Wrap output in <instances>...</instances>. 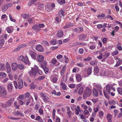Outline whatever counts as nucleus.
Returning a JSON list of instances; mask_svg holds the SVG:
<instances>
[{
	"label": "nucleus",
	"mask_w": 122,
	"mask_h": 122,
	"mask_svg": "<svg viewBox=\"0 0 122 122\" xmlns=\"http://www.w3.org/2000/svg\"><path fill=\"white\" fill-rule=\"evenodd\" d=\"M6 30L9 33H11L13 32L12 29L10 27H8L6 29Z\"/></svg>",
	"instance_id": "55"
},
{
	"label": "nucleus",
	"mask_w": 122,
	"mask_h": 122,
	"mask_svg": "<svg viewBox=\"0 0 122 122\" xmlns=\"http://www.w3.org/2000/svg\"><path fill=\"white\" fill-rule=\"evenodd\" d=\"M104 115V113L103 112L101 111L99 112V116L100 117H103Z\"/></svg>",
	"instance_id": "60"
},
{
	"label": "nucleus",
	"mask_w": 122,
	"mask_h": 122,
	"mask_svg": "<svg viewBox=\"0 0 122 122\" xmlns=\"http://www.w3.org/2000/svg\"><path fill=\"white\" fill-rule=\"evenodd\" d=\"M58 2L61 5H63L65 3V0H58Z\"/></svg>",
	"instance_id": "46"
},
{
	"label": "nucleus",
	"mask_w": 122,
	"mask_h": 122,
	"mask_svg": "<svg viewBox=\"0 0 122 122\" xmlns=\"http://www.w3.org/2000/svg\"><path fill=\"white\" fill-rule=\"evenodd\" d=\"M31 101H32V102L33 101V98L32 96L30 97L29 98L27 99L26 103V105L27 106L28 105L30 104Z\"/></svg>",
	"instance_id": "18"
},
{
	"label": "nucleus",
	"mask_w": 122,
	"mask_h": 122,
	"mask_svg": "<svg viewBox=\"0 0 122 122\" xmlns=\"http://www.w3.org/2000/svg\"><path fill=\"white\" fill-rule=\"evenodd\" d=\"M25 67L24 65L23 64H18V68L21 70L23 69Z\"/></svg>",
	"instance_id": "37"
},
{
	"label": "nucleus",
	"mask_w": 122,
	"mask_h": 122,
	"mask_svg": "<svg viewBox=\"0 0 122 122\" xmlns=\"http://www.w3.org/2000/svg\"><path fill=\"white\" fill-rule=\"evenodd\" d=\"M9 16L10 19L11 21L14 22H15L16 21V20L15 19H13L10 15L9 14Z\"/></svg>",
	"instance_id": "53"
},
{
	"label": "nucleus",
	"mask_w": 122,
	"mask_h": 122,
	"mask_svg": "<svg viewBox=\"0 0 122 122\" xmlns=\"http://www.w3.org/2000/svg\"><path fill=\"white\" fill-rule=\"evenodd\" d=\"M105 15V14L103 13L101 14V15H99L97 16V17L98 19H99L100 18H102L104 17Z\"/></svg>",
	"instance_id": "48"
},
{
	"label": "nucleus",
	"mask_w": 122,
	"mask_h": 122,
	"mask_svg": "<svg viewBox=\"0 0 122 122\" xmlns=\"http://www.w3.org/2000/svg\"><path fill=\"white\" fill-rule=\"evenodd\" d=\"M5 42V41L4 39H2L0 40V46H2Z\"/></svg>",
	"instance_id": "58"
},
{
	"label": "nucleus",
	"mask_w": 122,
	"mask_h": 122,
	"mask_svg": "<svg viewBox=\"0 0 122 122\" xmlns=\"http://www.w3.org/2000/svg\"><path fill=\"white\" fill-rule=\"evenodd\" d=\"M12 4L11 3L7 4L3 6L2 9V11L3 12L5 11L8 8L12 6Z\"/></svg>",
	"instance_id": "9"
},
{
	"label": "nucleus",
	"mask_w": 122,
	"mask_h": 122,
	"mask_svg": "<svg viewBox=\"0 0 122 122\" xmlns=\"http://www.w3.org/2000/svg\"><path fill=\"white\" fill-rule=\"evenodd\" d=\"M7 94V91L5 88L0 85V97H5Z\"/></svg>",
	"instance_id": "5"
},
{
	"label": "nucleus",
	"mask_w": 122,
	"mask_h": 122,
	"mask_svg": "<svg viewBox=\"0 0 122 122\" xmlns=\"http://www.w3.org/2000/svg\"><path fill=\"white\" fill-rule=\"evenodd\" d=\"M51 43L53 45H55L57 43V42L55 39H54L50 41Z\"/></svg>",
	"instance_id": "49"
},
{
	"label": "nucleus",
	"mask_w": 122,
	"mask_h": 122,
	"mask_svg": "<svg viewBox=\"0 0 122 122\" xmlns=\"http://www.w3.org/2000/svg\"><path fill=\"white\" fill-rule=\"evenodd\" d=\"M58 77V76L57 75H51L50 79L51 81L54 83H55L56 82Z\"/></svg>",
	"instance_id": "10"
},
{
	"label": "nucleus",
	"mask_w": 122,
	"mask_h": 122,
	"mask_svg": "<svg viewBox=\"0 0 122 122\" xmlns=\"http://www.w3.org/2000/svg\"><path fill=\"white\" fill-rule=\"evenodd\" d=\"M73 26V25L71 23H69L65 25L64 27V28H66L69 27L71 26Z\"/></svg>",
	"instance_id": "40"
},
{
	"label": "nucleus",
	"mask_w": 122,
	"mask_h": 122,
	"mask_svg": "<svg viewBox=\"0 0 122 122\" xmlns=\"http://www.w3.org/2000/svg\"><path fill=\"white\" fill-rule=\"evenodd\" d=\"M7 118L9 119L12 120H18V119H19V118H18L13 117L10 116H8L7 117Z\"/></svg>",
	"instance_id": "47"
},
{
	"label": "nucleus",
	"mask_w": 122,
	"mask_h": 122,
	"mask_svg": "<svg viewBox=\"0 0 122 122\" xmlns=\"http://www.w3.org/2000/svg\"><path fill=\"white\" fill-rule=\"evenodd\" d=\"M93 85L94 88H96V89H97L98 90L102 89V86L100 84L94 83L93 84Z\"/></svg>",
	"instance_id": "13"
},
{
	"label": "nucleus",
	"mask_w": 122,
	"mask_h": 122,
	"mask_svg": "<svg viewBox=\"0 0 122 122\" xmlns=\"http://www.w3.org/2000/svg\"><path fill=\"white\" fill-rule=\"evenodd\" d=\"M32 28L36 32H38L40 30V27L36 25L33 26Z\"/></svg>",
	"instance_id": "20"
},
{
	"label": "nucleus",
	"mask_w": 122,
	"mask_h": 122,
	"mask_svg": "<svg viewBox=\"0 0 122 122\" xmlns=\"http://www.w3.org/2000/svg\"><path fill=\"white\" fill-rule=\"evenodd\" d=\"M62 88L64 90H66V86L65 84L61 82V83Z\"/></svg>",
	"instance_id": "44"
},
{
	"label": "nucleus",
	"mask_w": 122,
	"mask_h": 122,
	"mask_svg": "<svg viewBox=\"0 0 122 122\" xmlns=\"http://www.w3.org/2000/svg\"><path fill=\"white\" fill-rule=\"evenodd\" d=\"M76 65L77 66L80 67H82L84 66L83 63H77L76 64Z\"/></svg>",
	"instance_id": "57"
},
{
	"label": "nucleus",
	"mask_w": 122,
	"mask_h": 122,
	"mask_svg": "<svg viewBox=\"0 0 122 122\" xmlns=\"http://www.w3.org/2000/svg\"><path fill=\"white\" fill-rule=\"evenodd\" d=\"M64 57L65 58L64 61L66 63H68L69 61L68 58L67 57H66L65 56H64Z\"/></svg>",
	"instance_id": "62"
},
{
	"label": "nucleus",
	"mask_w": 122,
	"mask_h": 122,
	"mask_svg": "<svg viewBox=\"0 0 122 122\" xmlns=\"http://www.w3.org/2000/svg\"><path fill=\"white\" fill-rule=\"evenodd\" d=\"M90 64L92 66H94L97 64V62L95 61H92L90 62Z\"/></svg>",
	"instance_id": "50"
},
{
	"label": "nucleus",
	"mask_w": 122,
	"mask_h": 122,
	"mask_svg": "<svg viewBox=\"0 0 122 122\" xmlns=\"http://www.w3.org/2000/svg\"><path fill=\"white\" fill-rule=\"evenodd\" d=\"M30 88L31 89H33L35 88L36 86V85H34L33 83L30 85Z\"/></svg>",
	"instance_id": "43"
},
{
	"label": "nucleus",
	"mask_w": 122,
	"mask_h": 122,
	"mask_svg": "<svg viewBox=\"0 0 122 122\" xmlns=\"http://www.w3.org/2000/svg\"><path fill=\"white\" fill-rule=\"evenodd\" d=\"M33 19H34L32 18L28 20V21L30 24H31L33 23Z\"/></svg>",
	"instance_id": "61"
},
{
	"label": "nucleus",
	"mask_w": 122,
	"mask_h": 122,
	"mask_svg": "<svg viewBox=\"0 0 122 122\" xmlns=\"http://www.w3.org/2000/svg\"><path fill=\"white\" fill-rule=\"evenodd\" d=\"M57 37L61 38L63 35V33L62 30H58L57 32Z\"/></svg>",
	"instance_id": "14"
},
{
	"label": "nucleus",
	"mask_w": 122,
	"mask_h": 122,
	"mask_svg": "<svg viewBox=\"0 0 122 122\" xmlns=\"http://www.w3.org/2000/svg\"><path fill=\"white\" fill-rule=\"evenodd\" d=\"M0 68L2 71H4L5 69V66L4 64H1L0 63Z\"/></svg>",
	"instance_id": "31"
},
{
	"label": "nucleus",
	"mask_w": 122,
	"mask_h": 122,
	"mask_svg": "<svg viewBox=\"0 0 122 122\" xmlns=\"http://www.w3.org/2000/svg\"><path fill=\"white\" fill-rule=\"evenodd\" d=\"M40 96L43 99L47 97L46 94L43 93L41 92L39 93Z\"/></svg>",
	"instance_id": "45"
},
{
	"label": "nucleus",
	"mask_w": 122,
	"mask_h": 122,
	"mask_svg": "<svg viewBox=\"0 0 122 122\" xmlns=\"http://www.w3.org/2000/svg\"><path fill=\"white\" fill-rule=\"evenodd\" d=\"M83 113L85 115H90V114L89 112V111L87 110H85L83 111Z\"/></svg>",
	"instance_id": "51"
},
{
	"label": "nucleus",
	"mask_w": 122,
	"mask_h": 122,
	"mask_svg": "<svg viewBox=\"0 0 122 122\" xmlns=\"http://www.w3.org/2000/svg\"><path fill=\"white\" fill-rule=\"evenodd\" d=\"M26 46H27V45L26 44H21L20 45L18 46L20 48V49L22 48L25 47Z\"/></svg>",
	"instance_id": "59"
},
{
	"label": "nucleus",
	"mask_w": 122,
	"mask_h": 122,
	"mask_svg": "<svg viewBox=\"0 0 122 122\" xmlns=\"http://www.w3.org/2000/svg\"><path fill=\"white\" fill-rule=\"evenodd\" d=\"M84 87L83 86H81L78 90V93L80 95H82L84 90Z\"/></svg>",
	"instance_id": "27"
},
{
	"label": "nucleus",
	"mask_w": 122,
	"mask_h": 122,
	"mask_svg": "<svg viewBox=\"0 0 122 122\" xmlns=\"http://www.w3.org/2000/svg\"><path fill=\"white\" fill-rule=\"evenodd\" d=\"M92 67H88L87 70V73L88 76L90 75L92 72Z\"/></svg>",
	"instance_id": "23"
},
{
	"label": "nucleus",
	"mask_w": 122,
	"mask_h": 122,
	"mask_svg": "<svg viewBox=\"0 0 122 122\" xmlns=\"http://www.w3.org/2000/svg\"><path fill=\"white\" fill-rule=\"evenodd\" d=\"M38 67L36 65H35L34 67L31 68V70L28 72V74L30 76H35L37 74V69Z\"/></svg>",
	"instance_id": "2"
},
{
	"label": "nucleus",
	"mask_w": 122,
	"mask_h": 122,
	"mask_svg": "<svg viewBox=\"0 0 122 122\" xmlns=\"http://www.w3.org/2000/svg\"><path fill=\"white\" fill-rule=\"evenodd\" d=\"M101 75L102 76H108L109 75L108 71L106 70H102L101 73Z\"/></svg>",
	"instance_id": "15"
},
{
	"label": "nucleus",
	"mask_w": 122,
	"mask_h": 122,
	"mask_svg": "<svg viewBox=\"0 0 122 122\" xmlns=\"http://www.w3.org/2000/svg\"><path fill=\"white\" fill-rule=\"evenodd\" d=\"M112 115L111 114H108L107 116V118L108 121V122H112L111 119L112 118Z\"/></svg>",
	"instance_id": "28"
},
{
	"label": "nucleus",
	"mask_w": 122,
	"mask_h": 122,
	"mask_svg": "<svg viewBox=\"0 0 122 122\" xmlns=\"http://www.w3.org/2000/svg\"><path fill=\"white\" fill-rule=\"evenodd\" d=\"M99 71V69L97 66H95L94 67V72L95 75L98 73Z\"/></svg>",
	"instance_id": "29"
},
{
	"label": "nucleus",
	"mask_w": 122,
	"mask_h": 122,
	"mask_svg": "<svg viewBox=\"0 0 122 122\" xmlns=\"http://www.w3.org/2000/svg\"><path fill=\"white\" fill-rule=\"evenodd\" d=\"M28 53L32 59L34 60H36L37 55L35 52L31 50H30Z\"/></svg>",
	"instance_id": "7"
},
{
	"label": "nucleus",
	"mask_w": 122,
	"mask_h": 122,
	"mask_svg": "<svg viewBox=\"0 0 122 122\" xmlns=\"http://www.w3.org/2000/svg\"><path fill=\"white\" fill-rule=\"evenodd\" d=\"M39 112L40 115H42L43 113V110L41 108H40L39 110Z\"/></svg>",
	"instance_id": "64"
},
{
	"label": "nucleus",
	"mask_w": 122,
	"mask_h": 122,
	"mask_svg": "<svg viewBox=\"0 0 122 122\" xmlns=\"http://www.w3.org/2000/svg\"><path fill=\"white\" fill-rule=\"evenodd\" d=\"M12 68L14 71L16 70L18 68V64L15 63H13L11 65Z\"/></svg>",
	"instance_id": "16"
},
{
	"label": "nucleus",
	"mask_w": 122,
	"mask_h": 122,
	"mask_svg": "<svg viewBox=\"0 0 122 122\" xmlns=\"http://www.w3.org/2000/svg\"><path fill=\"white\" fill-rule=\"evenodd\" d=\"M6 68L7 71V72L10 73L11 72V69L10 64L8 63H6Z\"/></svg>",
	"instance_id": "19"
},
{
	"label": "nucleus",
	"mask_w": 122,
	"mask_h": 122,
	"mask_svg": "<svg viewBox=\"0 0 122 122\" xmlns=\"http://www.w3.org/2000/svg\"><path fill=\"white\" fill-rule=\"evenodd\" d=\"M36 50L37 51L42 52L44 51V49L40 45H38L36 47Z\"/></svg>",
	"instance_id": "12"
},
{
	"label": "nucleus",
	"mask_w": 122,
	"mask_h": 122,
	"mask_svg": "<svg viewBox=\"0 0 122 122\" xmlns=\"http://www.w3.org/2000/svg\"><path fill=\"white\" fill-rule=\"evenodd\" d=\"M51 93L52 94H54L55 96H60L61 94L60 92H56V91L55 90H54L52 91Z\"/></svg>",
	"instance_id": "17"
},
{
	"label": "nucleus",
	"mask_w": 122,
	"mask_h": 122,
	"mask_svg": "<svg viewBox=\"0 0 122 122\" xmlns=\"http://www.w3.org/2000/svg\"><path fill=\"white\" fill-rule=\"evenodd\" d=\"M8 36V35L6 34H4L1 36L2 38L6 40Z\"/></svg>",
	"instance_id": "56"
},
{
	"label": "nucleus",
	"mask_w": 122,
	"mask_h": 122,
	"mask_svg": "<svg viewBox=\"0 0 122 122\" xmlns=\"http://www.w3.org/2000/svg\"><path fill=\"white\" fill-rule=\"evenodd\" d=\"M37 0H32L30 1L28 3V5L29 6H30L36 2Z\"/></svg>",
	"instance_id": "32"
},
{
	"label": "nucleus",
	"mask_w": 122,
	"mask_h": 122,
	"mask_svg": "<svg viewBox=\"0 0 122 122\" xmlns=\"http://www.w3.org/2000/svg\"><path fill=\"white\" fill-rule=\"evenodd\" d=\"M44 57L43 56L39 55L37 56L36 61L40 63H42L44 61Z\"/></svg>",
	"instance_id": "8"
},
{
	"label": "nucleus",
	"mask_w": 122,
	"mask_h": 122,
	"mask_svg": "<svg viewBox=\"0 0 122 122\" xmlns=\"http://www.w3.org/2000/svg\"><path fill=\"white\" fill-rule=\"evenodd\" d=\"M67 114L69 117H71V115L72 114V112L71 111L70 109V108L69 107H67Z\"/></svg>",
	"instance_id": "21"
},
{
	"label": "nucleus",
	"mask_w": 122,
	"mask_h": 122,
	"mask_svg": "<svg viewBox=\"0 0 122 122\" xmlns=\"http://www.w3.org/2000/svg\"><path fill=\"white\" fill-rule=\"evenodd\" d=\"M18 101H15L14 102V107L16 109H19V105L18 103Z\"/></svg>",
	"instance_id": "34"
},
{
	"label": "nucleus",
	"mask_w": 122,
	"mask_h": 122,
	"mask_svg": "<svg viewBox=\"0 0 122 122\" xmlns=\"http://www.w3.org/2000/svg\"><path fill=\"white\" fill-rule=\"evenodd\" d=\"M117 59L118 60V61L117 62L116 64L115 65V66L116 67H117L119 66L121 64L122 62V60H120L119 58H117Z\"/></svg>",
	"instance_id": "26"
},
{
	"label": "nucleus",
	"mask_w": 122,
	"mask_h": 122,
	"mask_svg": "<svg viewBox=\"0 0 122 122\" xmlns=\"http://www.w3.org/2000/svg\"><path fill=\"white\" fill-rule=\"evenodd\" d=\"M24 95V97L25 98H28L29 97H30V93L29 92H27Z\"/></svg>",
	"instance_id": "39"
},
{
	"label": "nucleus",
	"mask_w": 122,
	"mask_h": 122,
	"mask_svg": "<svg viewBox=\"0 0 122 122\" xmlns=\"http://www.w3.org/2000/svg\"><path fill=\"white\" fill-rule=\"evenodd\" d=\"M24 95H20L19 96L17 97V99L18 100H22L24 99Z\"/></svg>",
	"instance_id": "38"
},
{
	"label": "nucleus",
	"mask_w": 122,
	"mask_h": 122,
	"mask_svg": "<svg viewBox=\"0 0 122 122\" xmlns=\"http://www.w3.org/2000/svg\"><path fill=\"white\" fill-rule=\"evenodd\" d=\"M66 68V66H64L62 67L61 71V75L64 74L65 70Z\"/></svg>",
	"instance_id": "35"
},
{
	"label": "nucleus",
	"mask_w": 122,
	"mask_h": 122,
	"mask_svg": "<svg viewBox=\"0 0 122 122\" xmlns=\"http://www.w3.org/2000/svg\"><path fill=\"white\" fill-rule=\"evenodd\" d=\"M117 91L118 93L121 95H122V88L121 87H118L117 89Z\"/></svg>",
	"instance_id": "42"
},
{
	"label": "nucleus",
	"mask_w": 122,
	"mask_h": 122,
	"mask_svg": "<svg viewBox=\"0 0 122 122\" xmlns=\"http://www.w3.org/2000/svg\"><path fill=\"white\" fill-rule=\"evenodd\" d=\"M76 80L77 81L80 82L81 81V77L79 74H77L76 76Z\"/></svg>",
	"instance_id": "25"
},
{
	"label": "nucleus",
	"mask_w": 122,
	"mask_h": 122,
	"mask_svg": "<svg viewBox=\"0 0 122 122\" xmlns=\"http://www.w3.org/2000/svg\"><path fill=\"white\" fill-rule=\"evenodd\" d=\"M19 58L20 60L23 61L24 62L25 64H27L28 65H29V62L28 58L27 56H26L25 57H24L23 56H20L19 57Z\"/></svg>",
	"instance_id": "6"
},
{
	"label": "nucleus",
	"mask_w": 122,
	"mask_h": 122,
	"mask_svg": "<svg viewBox=\"0 0 122 122\" xmlns=\"http://www.w3.org/2000/svg\"><path fill=\"white\" fill-rule=\"evenodd\" d=\"M92 93L91 90L88 87H86L84 91L83 94V97L84 99H86V97H89Z\"/></svg>",
	"instance_id": "4"
},
{
	"label": "nucleus",
	"mask_w": 122,
	"mask_h": 122,
	"mask_svg": "<svg viewBox=\"0 0 122 122\" xmlns=\"http://www.w3.org/2000/svg\"><path fill=\"white\" fill-rule=\"evenodd\" d=\"M42 68L43 69V70L44 71L45 73L46 74H47L48 71V68H47L46 67Z\"/></svg>",
	"instance_id": "54"
},
{
	"label": "nucleus",
	"mask_w": 122,
	"mask_h": 122,
	"mask_svg": "<svg viewBox=\"0 0 122 122\" xmlns=\"http://www.w3.org/2000/svg\"><path fill=\"white\" fill-rule=\"evenodd\" d=\"M46 76L45 75L43 76H40L38 77V79L39 80H41L45 78Z\"/></svg>",
	"instance_id": "63"
},
{
	"label": "nucleus",
	"mask_w": 122,
	"mask_h": 122,
	"mask_svg": "<svg viewBox=\"0 0 122 122\" xmlns=\"http://www.w3.org/2000/svg\"><path fill=\"white\" fill-rule=\"evenodd\" d=\"M93 96L95 97H97L98 95V92L96 88H94L93 90Z\"/></svg>",
	"instance_id": "24"
},
{
	"label": "nucleus",
	"mask_w": 122,
	"mask_h": 122,
	"mask_svg": "<svg viewBox=\"0 0 122 122\" xmlns=\"http://www.w3.org/2000/svg\"><path fill=\"white\" fill-rule=\"evenodd\" d=\"M14 83L16 89H17L18 88L19 89H20L23 87V86L22 79H20L19 80L18 85L17 82L15 81H14Z\"/></svg>",
	"instance_id": "3"
},
{
	"label": "nucleus",
	"mask_w": 122,
	"mask_h": 122,
	"mask_svg": "<svg viewBox=\"0 0 122 122\" xmlns=\"http://www.w3.org/2000/svg\"><path fill=\"white\" fill-rule=\"evenodd\" d=\"M47 66V62L46 61H44V62L41 65V67L42 68L46 67Z\"/></svg>",
	"instance_id": "30"
},
{
	"label": "nucleus",
	"mask_w": 122,
	"mask_h": 122,
	"mask_svg": "<svg viewBox=\"0 0 122 122\" xmlns=\"http://www.w3.org/2000/svg\"><path fill=\"white\" fill-rule=\"evenodd\" d=\"M14 99H12L9 100L7 103V105L8 106H10L13 102Z\"/></svg>",
	"instance_id": "36"
},
{
	"label": "nucleus",
	"mask_w": 122,
	"mask_h": 122,
	"mask_svg": "<svg viewBox=\"0 0 122 122\" xmlns=\"http://www.w3.org/2000/svg\"><path fill=\"white\" fill-rule=\"evenodd\" d=\"M41 43L44 45L45 46H49L48 43L46 41H42L41 42Z\"/></svg>",
	"instance_id": "41"
},
{
	"label": "nucleus",
	"mask_w": 122,
	"mask_h": 122,
	"mask_svg": "<svg viewBox=\"0 0 122 122\" xmlns=\"http://www.w3.org/2000/svg\"><path fill=\"white\" fill-rule=\"evenodd\" d=\"M7 76V74L4 72H1L0 73V77L4 78L5 77Z\"/></svg>",
	"instance_id": "33"
},
{
	"label": "nucleus",
	"mask_w": 122,
	"mask_h": 122,
	"mask_svg": "<svg viewBox=\"0 0 122 122\" xmlns=\"http://www.w3.org/2000/svg\"><path fill=\"white\" fill-rule=\"evenodd\" d=\"M59 15H61L62 16H64V13L63 10H60L58 13Z\"/></svg>",
	"instance_id": "52"
},
{
	"label": "nucleus",
	"mask_w": 122,
	"mask_h": 122,
	"mask_svg": "<svg viewBox=\"0 0 122 122\" xmlns=\"http://www.w3.org/2000/svg\"><path fill=\"white\" fill-rule=\"evenodd\" d=\"M7 88L8 92L10 93L13 91V86L11 84L9 83L8 85Z\"/></svg>",
	"instance_id": "11"
},
{
	"label": "nucleus",
	"mask_w": 122,
	"mask_h": 122,
	"mask_svg": "<svg viewBox=\"0 0 122 122\" xmlns=\"http://www.w3.org/2000/svg\"><path fill=\"white\" fill-rule=\"evenodd\" d=\"M78 37L80 40H84L86 37V36L84 34L80 35L78 36Z\"/></svg>",
	"instance_id": "22"
},
{
	"label": "nucleus",
	"mask_w": 122,
	"mask_h": 122,
	"mask_svg": "<svg viewBox=\"0 0 122 122\" xmlns=\"http://www.w3.org/2000/svg\"><path fill=\"white\" fill-rule=\"evenodd\" d=\"M115 86L113 84H107L106 86L107 91L109 94H110L111 92V94L113 96H114L115 95V93L112 92L115 91L116 88Z\"/></svg>",
	"instance_id": "1"
}]
</instances>
